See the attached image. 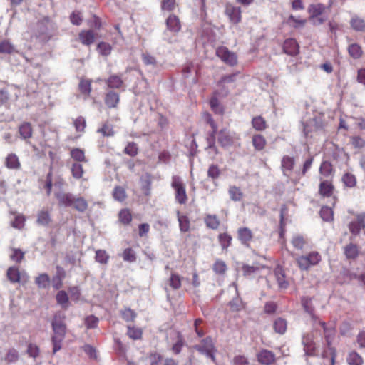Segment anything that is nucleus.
<instances>
[{
  "mask_svg": "<svg viewBox=\"0 0 365 365\" xmlns=\"http://www.w3.org/2000/svg\"><path fill=\"white\" fill-rule=\"evenodd\" d=\"M178 220L180 230L182 232H186L190 230V220L186 215H181L179 211H177Z\"/></svg>",
  "mask_w": 365,
  "mask_h": 365,
  "instance_id": "obj_29",
  "label": "nucleus"
},
{
  "mask_svg": "<svg viewBox=\"0 0 365 365\" xmlns=\"http://www.w3.org/2000/svg\"><path fill=\"white\" fill-rule=\"evenodd\" d=\"M71 173L74 178L80 179L83 174L82 165L78 163H74L71 166Z\"/></svg>",
  "mask_w": 365,
  "mask_h": 365,
  "instance_id": "obj_49",
  "label": "nucleus"
},
{
  "mask_svg": "<svg viewBox=\"0 0 365 365\" xmlns=\"http://www.w3.org/2000/svg\"><path fill=\"white\" fill-rule=\"evenodd\" d=\"M4 165L9 170H20L21 164L19 157L15 153H9L4 160Z\"/></svg>",
  "mask_w": 365,
  "mask_h": 365,
  "instance_id": "obj_11",
  "label": "nucleus"
},
{
  "mask_svg": "<svg viewBox=\"0 0 365 365\" xmlns=\"http://www.w3.org/2000/svg\"><path fill=\"white\" fill-rule=\"evenodd\" d=\"M96 261L101 264H107L109 255L105 250H98L96 252Z\"/></svg>",
  "mask_w": 365,
  "mask_h": 365,
  "instance_id": "obj_52",
  "label": "nucleus"
},
{
  "mask_svg": "<svg viewBox=\"0 0 365 365\" xmlns=\"http://www.w3.org/2000/svg\"><path fill=\"white\" fill-rule=\"evenodd\" d=\"M124 153L131 157L135 156L138 153V148L136 143H129L124 149Z\"/></svg>",
  "mask_w": 365,
  "mask_h": 365,
  "instance_id": "obj_55",
  "label": "nucleus"
},
{
  "mask_svg": "<svg viewBox=\"0 0 365 365\" xmlns=\"http://www.w3.org/2000/svg\"><path fill=\"white\" fill-rule=\"evenodd\" d=\"M351 143L354 148H362L365 146V140L360 136H354L351 138Z\"/></svg>",
  "mask_w": 365,
  "mask_h": 365,
  "instance_id": "obj_64",
  "label": "nucleus"
},
{
  "mask_svg": "<svg viewBox=\"0 0 365 365\" xmlns=\"http://www.w3.org/2000/svg\"><path fill=\"white\" fill-rule=\"evenodd\" d=\"M329 7L322 3L312 4L308 7L307 11L310 17L325 15L324 12Z\"/></svg>",
  "mask_w": 365,
  "mask_h": 365,
  "instance_id": "obj_17",
  "label": "nucleus"
},
{
  "mask_svg": "<svg viewBox=\"0 0 365 365\" xmlns=\"http://www.w3.org/2000/svg\"><path fill=\"white\" fill-rule=\"evenodd\" d=\"M60 206L73 207L79 212H84L88 206V202L83 197L68 192H58L56 195Z\"/></svg>",
  "mask_w": 365,
  "mask_h": 365,
  "instance_id": "obj_2",
  "label": "nucleus"
},
{
  "mask_svg": "<svg viewBox=\"0 0 365 365\" xmlns=\"http://www.w3.org/2000/svg\"><path fill=\"white\" fill-rule=\"evenodd\" d=\"M334 212L331 207L328 206H324L321 208L320 216L323 220L329 222L333 220Z\"/></svg>",
  "mask_w": 365,
  "mask_h": 365,
  "instance_id": "obj_43",
  "label": "nucleus"
},
{
  "mask_svg": "<svg viewBox=\"0 0 365 365\" xmlns=\"http://www.w3.org/2000/svg\"><path fill=\"white\" fill-rule=\"evenodd\" d=\"M171 187L175 190V197L176 201L180 205H184L187 200V196L185 190V185L182 181L180 177L174 175L172 177Z\"/></svg>",
  "mask_w": 365,
  "mask_h": 365,
  "instance_id": "obj_3",
  "label": "nucleus"
},
{
  "mask_svg": "<svg viewBox=\"0 0 365 365\" xmlns=\"http://www.w3.org/2000/svg\"><path fill=\"white\" fill-rule=\"evenodd\" d=\"M252 127L258 131L264 130L266 128V121L262 116H257L252 118Z\"/></svg>",
  "mask_w": 365,
  "mask_h": 365,
  "instance_id": "obj_39",
  "label": "nucleus"
},
{
  "mask_svg": "<svg viewBox=\"0 0 365 365\" xmlns=\"http://www.w3.org/2000/svg\"><path fill=\"white\" fill-rule=\"evenodd\" d=\"M132 220V216L130 211L127 209H123L119 212V220L125 224H129Z\"/></svg>",
  "mask_w": 365,
  "mask_h": 365,
  "instance_id": "obj_56",
  "label": "nucleus"
},
{
  "mask_svg": "<svg viewBox=\"0 0 365 365\" xmlns=\"http://www.w3.org/2000/svg\"><path fill=\"white\" fill-rule=\"evenodd\" d=\"M142 60L145 65L150 66L151 68H158L161 66L155 58L148 53L142 54Z\"/></svg>",
  "mask_w": 365,
  "mask_h": 365,
  "instance_id": "obj_23",
  "label": "nucleus"
},
{
  "mask_svg": "<svg viewBox=\"0 0 365 365\" xmlns=\"http://www.w3.org/2000/svg\"><path fill=\"white\" fill-rule=\"evenodd\" d=\"M351 26L353 29L357 31H365V21L364 19L359 18L357 16H354L351 18L350 21Z\"/></svg>",
  "mask_w": 365,
  "mask_h": 365,
  "instance_id": "obj_30",
  "label": "nucleus"
},
{
  "mask_svg": "<svg viewBox=\"0 0 365 365\" xmlns=\"http://www.w3.org/2000/svg\"><path fill=\"white\" fill-rule=\"evenodd\" d=\"M342 181L349 187H354L356 184L355 175L349 173H346L343 175Z\"/></svg>",
  "mask_w": 365,
  "mask_h": 365,
  "instance_id": "obj_45",
  "label": "nucleus"
},
{
  "mask_svg": "<svg viewBox=\"0 0 365 365\" xmlns=\"http://www.w3.org/2000/svg\"><path fill=\"white\" fill-rule=\"evenodd\" d=\"M283 50L288 55L296 56L299 53V45L296 40L289 38L284 42Z\"/></svg>",
  "mask_w": 365,
  "mask_h": 365,
  "instance_id": "obj_15",
  "label": "nucleus"
},
{
  "mask_svg": "<svg viewBox=\"0 0 365 365\" xmlns=\"http://www.w3.org/2000/svg\"><path fill=\"white\" fill-rule=\"evenodd\" d=\"M232 286L235 287L237 295H238L237 293V287L235 282L232 283ZM230 308L234 312L240 311L242 309L243 304L241 299L239 297V296H237L236 297L233 298L232 300H231L229 303Z\"/></svg>",
  "mask_w": 365,
  "mask_h": 365,
  "instance_id": "obj_26",
  "label": "nucleus"
},
{
  "mask_svg": "<svg viewBox=\"0 0 365 365\" xmlns=\"http://www.w3.org/2000/svg\"><path fill=\"white\" fill-rule=\"evenodd\" d=\"M98 318L93 315H90L85 319V324L87 329H94L97 327Z\"/></svg>",
  "mask_w": 365,
  "mask_h": 365,
  "instance_id": "obj_60",
  "label": "nucleus"
},
{
  "mask_svg": "<svg viewBox=\"0 0 365 365\" xmlns=\"http://www.w3.org/2000/svg\"><path fill=\"white\" fill-rule=\"evenodd\" d=\"M169 281L170 286L174 289H177L181 286L180 277L176 274H172Z\"/></svg>",
  "mask_w": 365,
  "mask_h": 365,
  "instance_id": "obj_59",
  "label": "nucleus"
},
{
  "mask_svg": "<svg viewBox=\"0 0 365 365\" xmlns=\"http://www.w3.org/2000/svg\"><path fill=\"white\" fill-rule=\"evenodd\" d=\"M205 222L209 228L215 230L219 227L220 221L216 215H208L205 218Z\"/></svg>",
  "mask_w": 365,
  "mask_h": 365,
  "instance_id": "obj_41",
  "label": "nucleus"
},
{
  "mask_svg": "<svg viewBox=\"0 0 365 365\" xmlns=\"http://www.w3.org/2000/svg\"><path fill=\"white\" fill-rule=\"evenodd\" d=\"M225 14L229 17L231 23L237 24L241 21V9L231 4H227L225 10Z\"/></svg>",
  "mask_w": 365,
  "mask_h": 365,
  "instance_id": "obj_10",
  "label": "nucleus"
},
{
  "mask_svg": "<svg viewBox=\"0 0 365 365\" xmlns=\"http://www.w3.org/2000/svg\"><path fill=\"white\" fill-rule=\"evenodd\" d=\"M302 344L304 345V351L306 356H312L315 355V344L310 336H303Z\"/></svg>",
  "mask_w": 365,
  "mask_h": 365,
  "instance_id": "obj_18",
  "label": "nucleus"
},
{
  "mask_svg": "<svg viewBox=\"0 0 365 365\" xmlns=\"http://www.w3.org/2000/svg\"><path fill=\"white\" fill-rule=\"evenodd\" d=\"M71 157L77 163L86 162L84 151L80 148H72L70 152Z\"/></svg>",
  "mask_w": 365,
  "mask_h": 365,
  "instance_id": "obj_33",
  "label": "nucleus"
},
{
  "mask_svg": "<svg viewBox=\"0 0 365 365\" xmlns=\"http://www.w3.org/2000/svg\"><path fill=\"white\" fill-rule=\"evenodd\" d=\"M228 193L230 198L235 202L240 201L243 197V193L240 187L235 185L230 186Z\"/></svg>",
  "mask_w": 365,
  "mask_h": 365,
  "instance_id": "obj_28",
  "label": "nucleus"
},
{
  "mask_svg": "<svg viewBox=\"0 0 365 365\" xmlns=\"http://www.w3.org/2000/svg\"><path fill=\"white\" fill-rule=\"evenodd\" d=\"M238 139L239 137L235 133L227 129H222L217 133V141L225 148L231 147Z\"/></svg>",
  "mask_w": 365,
  "mask_h": 365,
  "instance_id": "obj_5",
  "label": "nucleus"
},
{
  "mask_svg": "<svg viewBox=\"0 0 365 365\" xmlns=\"http://www.w3.org/2000/svg\"><path fill=\"white\" fill-rule=\"evenodd\" d=\"M50 282H51L50 277L46 273L39 274L35 279V283L39 289L47 288L49 286Z\"/></svg>",
  "mask_w": 365,
  "mask_h": 365,
  "instance_id": "obj_24",
  "label": "nucleus"
},
{
  "mask_svg": "<svg viewBox=\"0 0 365 365\" xmlns=\"http://www.w3.org/2000/svg\"><path fill=\"white\" fill-rule=\"evenodd\" d=\"M292 244L297 250H302L306 245V241L303 236L300 235H295L292 239Z\"/></svg>",
  "mask_w": 365,
  "mask_h": 365,
  "instance_id": "obj_42",
  "label": "nucleus"
},
{
  "mask_svg": "<svg viewBox=\"0 0 365 365\" xmlns=\"http://www.w3.org/2000/svg\"><path fill=\"white\" fill-rule=\"evenodd\" d=\"M194 349L198 351L200 354L205 355L207 358L212 360L215 359L213 354L214 344L210 337H207L201 341L200 344L195 345Z\"/></svg>",
  "mask_w": 365,
  "mask_h": 365,
  "instance_id": "obj_7",
  "label": "nucleus"
},
{
  "mask_svg": "<svg viewBox=\"0 0 365 365\" xmlns=\"http://www.w3.org/2000/svg\"><path fill=\"white\" fill-rule=\"evenodd\" d=\"M312 299L307 297H304L302 299V304L306 312H307L313 319L314 318V308L312 307Z\"/></svg>",
  "mask_w": 365,
  "mask_h": 365,
  "instance_id": "obj_40",
  "label": "nucleus"
},
{
  "mask_svg": "<svg viewBox=\"0 0 365 365\" xmlns=\"http://www.w3.org/2000/svg\"><path fill=\"white\" fill-rule=\"evenodd\" d=\"M106 83L110 88H120L123 85V81L120 76L112 75L107 80Z\"/></svg>",
  "mask_w": 365,
  "mask_h": 365,
  "instance_id": "obj_25",
  "label": "nucleus"
},
{
  "mask_svg": "<svg viewBox=\"0 0 365 365\" xmlns=\"http://www.w3.org/2000/svg\"><path fill=\"white\" fill-rule=\"evenodd\" d=\"M295 160L293 157L284 155L281 161V168L284 176L289 177V173L293 170Z\"/></svg>",
  "mask_w": 365,
  "mask_h": 365,
  "instance_id": "obj_14",
  "label": "nucleus"
},
{
  "mask_svg": "<svg viewBox=\"0 0 365 365\" xmlns=\"http://www.w3.org/2000/svg\"><path fill=\"white\" fill-rule=\"evenodd\" d=\"M344 254L349 259H355L359 254L358 247L356 245L350 243L345 247Z\"/></svg>",
  "mask_w": 365,
  "mask_h": 365,
  "instance_id": "obj_35",
  "label": "nucleus"
},
{
  "mask_svg": "<svg viewBox=\"0 0 365 365\" xmlns=\"http://www.w3.org/2000/svg\"><path fill=\"white\" fill-rule=\"evenodd\" d=\"M98 133H101L103 136L110 137L114 135L113 127L109 124H104L101 128L98 130Z\"/></svg>",
  "mask_w": 365,
  "mask_h": 365,
  "instance_id": "obj_62",
  "label": "nucleus"
},
{
  "mask_svg": "<svg viewBox=\"0 0 365 365\" xmlns=\"http://www.w3.org/2000/svg\"><path fill=\"white\" fill-rule=\"evenodd\" d=\"M14 51V46L7 40L0 42V53H11Z\"/></svg>",
  "mask_w": 365,
  "mask_h": 365,
  "instance_id": "obj_53",
  "label": "nucleus"
},
{
  "mask_svg": "<svg viewBox=\"0 0 365 365\" xmlns=\"http://www.w3.org/2000/svg\"><path fill=\"white\" fill-rule=\"evenodd\" d=\"M333 185L327 180L322 181L319 185V192L322 195L329 197L332 194Z\"/></svg>",
  "mask_w": 365,
  "mask_h": 365,
  "instance_id": "obj_32",
  "label": "nucleus"
},
{
  "mask_svg": "<svg viewBox=\"0 0 365 365\" xmlns=\"http://www.w3.org/2000/svg\"><path fill=\"white\" fill-rule=\"evenodd\" d=\"M227 269V266L223 261L217 260L213 265V270L217 274H223Z\"/></svg>",
  "mask_w": 365,
  "mask_h": 365,
  "instance_id": "obj_63",
  "label": "nucleus"
},
{
  "mask_svg": "<svg viewBox=\"0 0 365 365\" xmlns=\"http://www.w3.org/2000/svg\"><path fill=\"white\" fill-rule=\"evenodd\" d=\"M322 126L317 123V119L313 118L303 123V132L306 138L312 137V133L321 129Z\"/></svg>",
  "mask_w": 365,
  "mask_h": 365,
  "instance_id": "obj_13",
  "label": "nucleus"
},
{
  "mask_svg": "<svg viewBox=\"0 0 365 365\" xmlns=\"http://www.w3.org/2000/svg\"><path fill=\"white\" fill-rule=\"evenodd\" d=\"M219 241L223 250L227 249L231 243L232 237L227 233H222L219 235Z\"/></svg>",
  "mask_w": 365,
  "mask_h": 365,
  "instance_id": "obj_51",
  "label": "nucleus"
},
{
  "mask_svg": "<svg viewBox=\"0 0 365 365\" xmlns=\"http://www.w3.org/2000/svg\"><path fill=\"white\" fill-rule=\"evenodd\" d=\"M332 170V165L331 163L328 161H324L322 163L320 168H319V172L322 175L324 176H328L330 175Z\"/></svg>",
  "mask_w": 365,
  "mask_h": 365,
  "instance_id": "obj_58",
  "label": "nucleus"
},
{
  "mask_svg": "<svg viewBox=\"0 0 365 365\" xmlns=\"http://www.w3.org/2000/svg\"><path fill=\"white\" fill-rule=\"evenodd\" d=\"M206 121L212 128V133L210 134V137L207 138L208 145L207 149L211 150L215 155L217 154V148L215 146V138L217 133V125L210 114L206 115Z\"/></svg>",
  "mask_w": 365,
  "mask_h": 365,
  "instance_id": "obj_9",
  "label": "nucleus"
},
{
  "mask_svg": "<svg viewBox=\"0 0 365 365\" xmlns=\"http://www.w3.org/2000/svg\"><path fill=\"white\" fill-rule=\"evenodd\" d=\"M321 256L317 252H311L307 255H302L296 259L297 264L301 270H308L311 267L317 264Z\"/></svg>",
  "mask_w": 365,
  "mask_h": 365,
  "instance_id": "obj_4",
  "label": "nucleus"
},
{
  "mask_svg": "<svg viewBox=\"0 0 365 365\" xmlns=\"http://www.w3.org/2000/svg\"><path fill=\"white\" fill-rule=\"evenodd\" d=\"M216 55L226 64L233 66L237 63V57L234 52L225 46H220L216 49Z\"/></svg>",
  "mask_w": 365,
  "mask_h": 365,
  "instance_id": "obj_6",
  "label": "nucleus"
},
{
  "mask_svg": "<svg viewBox=\"0 0 365 365\" xmlns=\"http://www.w3.org/2000/svg\"><path fill=\"white\" fill-rule=\"evenodd\" d=\"M56 301L58 304L61 306L63 309H67L68 307V296L67 293L63 291H59L56 294Z\"/></svg>",
  "mask_w": 365,
  "mask_h": 365,
  "instance_id": "obj_34",
  "label": "nucleus"
},
{
  "mask_svg": "<svg viewBox=\"0 0 365 365\" xmlns=\"http://www.w3.org/2000/svg\"><path fill=\"white\" fill-rule=\"evenodd\" d=\"M166 26L168 30L171 32H178L180 29V23L179 19L175 15H170L166 19Z\"/></svg>",
  "mask_w": 365,
  "mask_h": 365,
  "instance_id": "obj_20",
  "label": "nucleus"
},
{
  "mask_svg": "<svg viewBox=\"0 0 365 365\" xmlns=\"http://www.w3.org/2000/svg\"><path fill=\"white\" fill-rule=\"evenodd\" d=\"M287 327V321L284 319L278 318L274 322V329L277 333L279 334H283L285 333Z\"/></svg>",
  "mask_w": 365,
  "mask_h": 365,
  "instance_id": "obj_31",
  "label": "nucleus"
},
{
  "mask_svg": "<svg viewBox=\"0 0 365 365\" xmlns=\"http://www.w3.org/2000/svg\"><path fill=\"white\" fill-rule=\"evenodd\" d=\"M349 54L354 59L359 58L362 55L361 46L357 43H351L348 47Z\"/></svg>",
  "mask_w": 365,
  "mask_h": 365,
  "instance_id": "obj_36",
  "label": "nucleus"
},
{
  "mask_svg": "<svg viewBox=\"0 0 365 365\" xmlns=\"http://www.w3.org/2000/svg\"><path fill=\"white\" fill-rule=\"evenodd\" d=\"M127 334L130 339L137 340L141 338L142 331L140 329L128 326Z\"/></svg>",
  "mask_w": 365,
  "mask_h": 365,
  "instance_id": "obj_50",
  "label": "nucleus"
},
{
  "mask_svg": "<svg viewBox=\"0 0 365 365\" xmlns=\"http://www.w3.org/2000/svg\"><path fill=\"white\" fill-rule=\"evenodd\" d=\"M80 41L85 46H90L94 42L95 35L92 30H83L79 33Z\"/></svg>",
  "mask_w": 365,
  "mask_h": 365,
  "instance_id": "obj_19",
  "label": "nucleus"
},
{
  "mask_svg": "<svg viewBox=\"0 0 365 365\" xmlns=\"http://www.w3.org/2000/svg\"><path fill=\"white\" fill-rule=\"evenodd\" d=\"M74 126L78 132H83L86 128V120L83 117L79 116L74 120Z\"/></svg>",
  "mask_w": 365,
  "mask_h": 365,
  "instance_id": "obj_61",
  "label": "nucleus"
},
{
  "mask_svg": "<svg viewBox=\"0 0 365 365\" xmlns=\"http://www.w3.org/2000/svg\"><path fill=\"white\" fill-rule=\"evenodd\" d=\"M252 144L256 150H261L264 148L266 141L262 135H255L252 137Z\"/></svg>",
  "mask_w": 365,
  "mask_h": 365,
  "instance_id": "obj_44",
  "label": "nucleus"
},
{
  "mask_svg": "<svg viewBox=\"0 0 365 365\" xmlns=\"http://www.w3.org/2000/svg\"><path fill=\"white\" fill-rule=\"evenodd\" d=\"M113 196L115 200L119 202L123 201L126 197L125 189L120 186L115 187L113 192Z\"/></svg>",
  "mask_w": 365,
  "mask_h": 365,
  "instance_id": "obj_48",
  "label": "nucleus"
},
{
  "mask_svg": "<svg viewBox=\"0 0 365 365\" xmlns=\"http://www.w3.org/2000/svg\"><path fill=\"white\" fill-rule=\"evenodd\" d=\"M51 221V217L48 211L41 210L38 214L37 222L41 225H47Z\"/></svg>",
  "mask_w": 365,
  "mask_h": 365,
  "instance_id": "obj_46",
  "label": "nucleus"
},
{
  "mask_svg": "<svg viewBox=\"0 0 365 365\" xmlns=\"http://www.w3.org/2000/svg\"><path fill=\"white\" fill-rule=\"evenodd\" d=\"M242 271L245 276L252 277L259 272V267L256 266L244 265L242 267Z\"/></svg>",
  "mask_w": 365,
  "mask_h": 365,
  "instance_id": "obj_54",
  "label": "nucleus"
},
{
  "mask_svg": "<svg viewBox=\"0 0 365 365\" xmlns=\"http://www.w3.org/2000/svg\"><path fill=\"white\" fill-rule=\"evenodd\" d=\"M221 174L220 170L217 165L212 164L207 170V176L212 180L217 179Z\"/></svg>",
  "mask_w": 365,
  "mask_h": 365,
  "instance_id": "obj_47",
  "label": "nucleus"
},
{
  "mask_svg": "<svg viewBox=\"0 0 365 365\" xmlns=\"http://www.w3.org/2000/svg\"><path fill=\"white\" fill-rule=\"evenodd\" d=\"M65 314L63 312L55 314L51 322L53 334L51 337L53 344V354H56L61 349V343L65 338L66 326L64 323Z\"/></svg>",
  "mask_w": 365,
  "mask_h": 365,
  "instance_id": "obj_1",
  "label": "nucleus"
},
{
  "mask_svg": "<svg viewBox=\"0 0 365 365\" xmlns=\"http://www.w3.org/2000/svg\"><path fill=\"white\" fill-rule=\"evenodd\" d=\"M238 237L242 244L247 245L252 237V231L247 227H242L238 230Z\"/></svg>",
  "mask_w": 365,
  "mask_h": 365,
  "instance_id": "obj_22",
  "label": "nucleus"
},
{
  "mask_svg": "<svg viewBox=\"0 0 365 365\" xmlns=\"http://www.w3.org/2000/svg\"><path fill=\"white\" fill-rule=\"evenodd\" d=\"M273 274L279 289H285L289 287V282L286 279L284 271L282 267L277 266L274 269Z\"/></svg>",
  "mask_w": 365,
  "mask_h": 365,
  "instance_id": "obj_12",
  "label": "nucleus"
},
{
  "mask_svg": "<svg viewBox=\"0 0 365 365\" xmlns=\"http://www.w3.org/2000/svg\"><path fill=\"white\" fill-rule=\"evenodd\" d=\"M18 359H19L18 351L14 349H9L5 356V360L8 363H14L18 360Z\"/></svg>",
  "mask_w": 365,
  "mask_h": 365,
  "instance_id": "obj_57",
  "label": "nucleus"
},
{
  "mask_svg": "<svg viewBox=\"0 0 365 365\" xmlns=\"http://www.w3.org/2000/svg\"><path fill=\"white\" fill-rule=\"evenodd\" d=\"M19 133L23 139L30 138L32 135V128L31 124L24 123L19 127Z\"/></svg>",
  "mask_w": 365,
  "mask_h": 365,
  "instance_id": "obj_37",
  "label": "nucleus"
},
{
  "mask_svg": "<svg viewBox=\"0 0 365 365\" xmlns=\"http://www.w3.org/2000/svg\"><path fill=\"white\" fill-rule=\"evenodd\" d=\"M346 361L349 365H363L364 364L362 357L355 351L348 354Z\"/></svg>",
  "mask_w": 365,
  "mask_h": 365,
  "instance_id": "obj_27",
  "label": "nucleus"
},
{
  "mask_svg": "<svg viewBox=\"0 0 365 365\" xmlns=\"http://www.w3.org/2000/svg\"><path fill=\"white\" fill-rule=\"evenodd\" d=\"M257 359L262 364L270 365L275 361V356L271 351L263 349L257 354Z\"/></svg>",
  "mask_w": 365,
  "mask_h": 365,
  "instance_id": "obj_16",
  "label": "nucleus"
},
{
  "mask_svg": "<svg viewBox=\"0 0 365 365\" xmlns=\"http://www.w3.org/2000/svg\"><path fill=\"white\" fill-rule=\"evenodd\" d=\"M365 228V213L359 214L355 220L349 224L350 232L354 235H358L362 229Z\"/></svg>",
  "mask_w": 365,
  "mask_h": 365,
  "instance_id": "obj_8",
  "label": "nucleus"
},
{
  "mask_svg": "<svg viewBox=\"0 0 365 365\" xmlns=\"http://www.w3.org/2000/svg\"><path fill=\"white\" fill-rule=\"evenodd\" d=\"M119 95L114 91H109L106 93L105 97V103L108 108H115L119 102Z\"/></svg>",
  "mask_w": 365,
  "mask_h": 365,
  "instance_id": "obj_21",
  "label": "nucleus"
},
{
  "mask_svg": "<svg viewBox=\"0 0 365 365\" xmlns=\"http://www.w3.org/2000/svg\"><path fill=\"white\" fill-rule=\"evenodd\" d=\"M6 274L9 280L12 283H16L20 281V273L16 267H9Z\"/></svg>",
  "mask_w": 365,
  "mask_h": 365,
  "instance_id": "obj_38",
  "label": "nucleus"
}]
</instances>
